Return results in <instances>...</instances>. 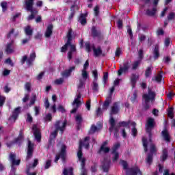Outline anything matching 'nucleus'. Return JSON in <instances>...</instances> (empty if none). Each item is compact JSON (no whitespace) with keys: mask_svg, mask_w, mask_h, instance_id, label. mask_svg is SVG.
Here are the masks:
<instances>
[{"mask_svg":"<svg viewBox=\"0 0 175 175\" xmlns=\"http://www.w3.org/2000/svg\"><path fill=\"white\" fill-rule=\"evenodd\" d=\"M154 120L152 118H149L147 121V126H146V132L149 133V140H147L146 137L142 138V143L143 146L144 148L145 152H147V146L150 144V153L147 156V163H150L152 162V154L157 151V148H155V145L151 142V129L154 128Z\"/></svg>","mask_w":175,"mask_h":175,"instance_id":"f257e3e1","label":"nucleus"},{"mask_svg":"<svg viewBox=\"0 0 175 175\" xmlns=\"http://www.w3.org/2000/svg\"><path fill=\"white\" fill-rule=\"evenodd\" d=\"M109 124L111 125L109 128V132H114V137H118V131H120V126H124L127 129H129L131 126H133V129L131 130L132 135L135 137V136L137 135V129L135 128V126H136V123H135L134 122L123 121L120 122V124H116V121L114 120V118L111 116V119L109 120Z\"/></svg>","mask_w":175,"mask_h":175,"instance_id":"f03ea898","label":"nucleus"},{"mask_svg":"<svg viewBox=\"0 0 175 175\" xmlns=\"http://www.w3.org/2000/svg\"><path fill=\"white\" fill-rule=\"evenodd\" d=\"M66 126V120H59L57 121L55 124V130L51 133L49 138V144L48 145L49 148L54 144V139L57 137V135L58 133V131H60L61 133H62L65 131V128Z\"/></svg>","mask_w":175,"mask_h":175,"instance_id":"7ed1b4c3","label":"nucleus"},{"mask_svg":"<svg viewBox=\"0 0 175 175\" xmlns=\"http://www.w3.org/2000/svg\"><path fill=\"white\" fill-rule=\"evenodd\" d=\"M72 32H73V31L72 30V29H68V31L67 33V38H68L67 42L61 49L62 53H65V51H66V50H68V49L70 48V50L68 53V57L69 60L72 59V55L73 53H76V46L75 44H72V43H70V42H72Z\"/></svg>","mask_w":175,"mask_h":175,"instance_id":"20e7f679","label":"nucleus"},{"mask_svg":"<svg viewBox=\"0 0 175 175\" xmlns=\"http://www.w3.org/2000/svg\"><path fill=\"white\" fill-rule=\"evenodd\" d=\"M157 96V93L155 91L152 90L151 88H148V92L144 93L142 98L144 100V109L146 110L150 109V103H154L155 102V97Z\"/></svg>","mask_w":175,"mask_h":175,"instance_id":"39448f33","label":"nucleus"},{"mask_svg":"<svg viewBox=\"0 0 175 175\" xmlns=\"http://www.w3.org/2000/svg\"><path fill=\"white\" fill-rule=\"evenodd\" d=\"M34 0H24L23 6L27 12H31V15L27 17V20H33L35 16L38 14V11L33 9Z\"/></svg>","mask_w":175,"mask_h":175,"instance_id":"423d86ee","label":"nucleus"},{"mask_svg":"<svg viewBox=\"0 0 175 175\" xmlns=\"http://www.w3.org/2000/svg\"><path fill=\"white\" fill-rule=\"evenodd\" d=\"M90 66V63H88V60L85 62L83 65V69L81 71V78L79 79V83L78 84V90H81L83 87H84V84L87 81V79H88V72H87V68Z\"/></svg>","mask_w":175,"mask_h":175,"instance_id":"0eeeda50","label":"nucleus"},{"mask_svg":"<svg viewBox=\"0 0 175 175\" xmlns=\"http://www.w3.org/2000/svg\"><path fill=\"white\" fill-rule=\"evenodd\" d=\"M120 163L122 166L123 169L126 170V175H142V172L137 167L135 166L131 168H128V163L124 160H121Z\"/></svg>","mask_w":175,"mask_h":175,"instance_id":"6e6552de","label":"nucleus"},{"mask_svg":"<svg viewBox=\"0 0 175 175\" xmlns=\"http://www.w3.org/2000/svg\"><path fill=\"white\" fill-rule=\"evenodd\" d=\"M85 46L88 53H91V51H93L94 57L102 55V48L100 46L95 47V45H91L89 42H85Z\"/></svg>","mask_w":175,"mask_h":175,"instance_id":"1a4fd4ad","label":"nucleus"},{"mask_svg":"<svg viewBox=\"0 0 175 175\" xmlns=\"http://www.w3.org/2000/svg\"><path fill=\"white\" fill-rule=\"evenodd\" d=\"M59 158L62 159L63 163H65V161L66 159V146L64 144L61 145L60 151L57 154H56L55 159V163L59 161Z\"/></svg>","mask_w":175,"mask_h":175,"instance_id":"9d476101","label":"nucleus"},{"mask_svg":"<svg viewBox=\"0 0 175 175\" xmlns=\"http://www.w3.org/2000/svg\"><path fill=\"white\" fill-rule=\"evenodd\" d=\"M72 110L70 111V113H76L77 111V109L80 106H81V94H78L72 103Z\"/></svg>","mask_w":175,"mask_h":175,"instance_id":"9b49d317","label":"nucleus"},{"mask_svg":"<svg viewBox=\"0 0 175 175\" xmlns=\"http://www.w3.org/2000/svg\"><path fill=\"white\" fill-rule=\"evenodd\" d=\"M35 58H36V54L35 53V52H33L30 54V57L29 59L27 55H25L22 57L21 64L24 65V64L27 62V65L28 66H31V65H32V64L33 63V61H35Z\"/></svg>","mask_w":175,"mask_h":175,"instance_id":"f8f14e48","label":"nucleus"},{"mask_svg":"<svg viewBox=\"0 0 175 175\" xmlns=\"http://www.w3.org/2000/svg\"><path fill=\"white\" fill-rule=\"evenodd\" d=\"M115 88L113 86L110 88V94L108 97H107L105 102L103 103V110H107L109 106H110V103H111V95L114 92Z\"/></svg>","mask_w":175,"mask_h":175,"instance_id":"ddd939ff","label":"nucleus"},{"mask_svg":"<svg viewBox=\"0 0 175 175\" xmlns=\"http://www.w3.org/2000/svg\"><path fill=\"white\" fill-rule=\"evenodd\" d=\"M10 161L12 163L11 173H14L16 172V168H14V165L18 166L20 165V159L16 160V154L11 153L10 154Z\"/></svg>","mask_w":175,"mask_h":175,"instance_id":"4468645a","label":"nucleus"},{"mask_svg":"<svg viewBox=\"0 0 175 175\" xmlns=\"http://www.w3.org/2000/svg\"><path fill=\"white\" fill-rule=\"evenodd\" d=\"M120 148V143L117 142L113 145V147L112 148V154H113V162H117V160L118 159L119 154L117 150Z\"/></svg>","mask_w":175,"mask_h":175,"instance_id":"2eb2a0df","label":"nucleus"},{"mask_svg":"<svg viewBox=\"0 0 175 175\" xmlns=\"http://www.w3.org/2000/svg\"><path fill=\"white\" fill-rule=\"evenodd\" d=\"M103 128V124L102 122L97 123V125H92L90 130L89 131L90 135H93V133H98L100 129Z\"/></svg>","mask_w":175,"mask_h":175,"instance_id":"dca6fc26","label":"nucleus"},{"mask_svg":"<svg viewBox=\"0 0 175 175\" xmlns=\"http://www.w3.org/2000/svg\"><path fill=\"white\" fill-rule=\"evenodd\" d=\"M33 135H34L35 139L37 142H40L42 139V134L40 133V131L38 128V126L36 124L32 126Z\"/></svg>","mask_w":175,"mask_h":175,"instance_id":"f3484780","label":"nucleus"},{"mask_svg":"<svg viewBox=\"0 0 175 175\" xmlns=\"http://www.w3.org/2000/svg\"><path fill=\"white\" fill-rule=\"evenodd\" d=\"M21 110V107H18L14 109L13 111L12 116L9 118V121L11 123L16 122V120L18 117V114H20V111Z\"/></svg>","mask_w":175,"mask_h":175,"instance_id":"a211bd4d","label":"nucleus"},{"mask_svg":"<svg viewBox=\"0 0 175 175\" xmlns=\"http://www.w3.org/2000/svg\"><path fill=\"white\" fill-rule=\"evenodd\" d=\"M129 68H131V64L129 62L124 63L123 64V67H121L120 69L118 70V76H121L122 73H126V72L129 70Z\"/></svg>","mask_w":175,"mask_h":175,"instance_id":"6ab92c4d","label":"nucleus"},{"mask_svg":"<svg viewBox=\"0 0 175 175\" xmlns=\"http://www.w3.org/2000/svg\"><path fill=\"white\" fill-rule=\"evenodd\" d=\"M38 159H35L33 165L30 164L29 165H27V171H26L27 175H36V173H35V172L31 173L30 170H31V169H33V167H36V166L38 165Z\"/></svg>","mask_w":175,"mask_h":175,"instance_id":"aec40b11","label":"nucleus"},{"mask_svg":"<svg viewBox=\"0 0 175 175\" xmlns=\"http://www.w3.org/2000/svg\"><path fill=\"white\" fill-rule=\"evenodd\" d=\"M120 111V103H115L111 107L110 118H111L113 114H118Z\"/></svg>","mask_w":175,"mask_h":175,"instance_id":"412c9836","label":"nucleus"},{"mask_svg":"<svg viewBox=\"0 0 175 175\" xmlns=\"http://www.w3.org/2000/svg\"><path fill=\"white\" fill-rule=\"evenodd\" d=\"M33 151V144H32L31 141H29L28 142L27 154V157H26L27 161H28V159L29 158H31V157H32Z\"/></svg>","mask_w":175,"mask_h":175,"instance_id":"4be33fe9","label":"nucleus"},{"mask_svg":"<svg viewBox=\"0 0 175 175\" xmlns=\"http://www.w3.org/2000/svg\"><path fill=\"white\" fill-rule=\"evenodd\" d=\"M139 75L137 74H132L131 77V84L133 87V88H135L136 87V83H137V80H139Z\"/></svg>","mask_w":175,"mask_h":175,"instance_id":"5701e85b","label":"nucleus"},{"mask_svg":"<svg viewBox=\"0 0 175 175\" xmlns=\"http://www.w3.org/2000/svg\"><path fill=\"white\" fill-rule=\"evenodd\" d=\"M79 0H75V5L71 7V14L69 16V19L73 18V16H75V10H79Z\"/></svg>","mask_w":175,"mask_h":175,"instance_id":"b1692460","label":"nucleus"},{"mask_svg":"<svg viewBox=\"0 0 175 175\" xmlns=\"http://www.w3.org/2000/svg\"><path fill=\"white\" fill-rule=\"evenodd\" d=\"M107 143L108 142L107 141H105L101 146L98 152L99 154H102V152H104V153H107L110 151V148H107L106 147V146H107Z\"/></svg>","mask_w":175,"mask_h":175,"instance_id":"393cba45","label":"nucleus"},{"mask_svg":"<svg viewBox=\"0 0 175 175\" xmlns=\"http://www.w3.org/2000/svg\"><path fill=\"white\" fill-rule=\"evenodd\" d=\"M76 69L75 66H71L69 68V69L66 70L62 73V75L63 77H69V76L71 75L72 72H73Z\"/></svg>","mask_w":175,"mask_h":175,"instance_id":"a878e982","label":"nucleus"},{"mask_svg":"<svg viewBox=\"0 0 175 175\" xmlns=\"http://www.w3.org/2000/svg\"><path fill=\"white\" fill-rule=\"evenodd\" d=\"M52 100L53 102V105L50 107V111H52L53 113H56L57 106L55 105V102H57V96H55V94H53L52 96Z\"/></svg>","mask_w":175,"mask_h":175,"instance_id":"bb28decb","label":"nucleus"},{"mask_svg":"<svg viewBox=\"0 0 175 175\" xmlns=\"http://www.w3.org/2000/svg\"><path fill=\"white\" fill-rule=\"evenodd\" d=\"M109 167H110V161L105 159L103 163V172H105V173H107V172H109Z\"/></svg>","mask_w":175,"mask_h":175,"instance_id":"cd10ccee","label":"nucleus"},{"mask_svg":"<svg viewBox=\"0 0 175 175\" xmlns=\"http://www.w3.org/2000/svg\"><path fill=\"white\" fill-rule=\"evenodd\" d=\"M162 136L164 139V140L167 143H170V135L169 134V131L165 129L162 131Z\"/></svg>","mask_w":175,"mask_h":175,"instance_id":"c85d7f7f","label":"nucleus"},{"mask_svg":"<svg viewBox=\"0 0 175 175\" xmlns=\"http://www.w3.org/2000/svg\"><path fill=\"white\" fill-rule=\"evenodd\" d=\"M79 21L81 25H85L87 24V14H81Z\"/></svg>","mask_w":175,"mask_h":175,"instance_id":"c756f323","label":"nucleus"},{"mask_svg":"<svg viewBox=\"0 0 175 175\" xmlns=\"http://www.w3.org/2000/svg\"><path fill=\"white\" fill-rule=\"evenodd\" d=\"M157 12V7H150L146 10V14L148 16H154Z\"/></svg>","mask_w":175,"mask_h":175,"instance_id":"7c9ffc66","label":"nucleus"},{"mask_svg":"<svg viewBox=\"0 0 175 175\" xmlns=\"http://www.w3.org/2000/svg\"><path fill=\"white\" fill-rule=\"evenodd\" d=\"M25 33H26L27 36L31 38V36H32V33H33V29H32L31 26H27L25 27Z\"/></svg>","mask_w":175,"mask_h":175,"instance_id":"2f4dec72","label":"nucleus"},{"mask_svg":"<svg viewBox=\"0 0 175 175\" xmlns=\"http://www.w3.org/2000/svg\"><path fill=\"white\" fill-rule=\"evenodd\" d=\"M53 33V25H48L46 31L45 32L46 38H50Z\"/></svg>","mask_w":175,"mask_h":175,"instance_id":"473e14b6","label":"nucleus"},{"mask_svg":"<svg viewBox=\"0 0 175 175\" xmlns=\"http://www.w3.org/2000/svg\"><path fill=\"white\" fill-rule=\"evenodd\" d=\"M64 175H73V168L72 167H69L68 168H64L63 171Z\"/></svg>","mask_w":175,"mask_h":175,"instance_id":"72a5a7b5","label":"nucleus"},{"mask_svg":"<svg viewBox=\"0 0 175 175\" xmlns=\"http://www.w3.org/2000/svg\"><path fill=\"white\" fill-rule=\"evenodd\" d=\"M166 159H167V149L164 148L163 150V153H162V155L161 157V161L162 162H165V161H166Z\"/></svg>","mask_w":175,"mask_h":175,"instance_id":"f704fd0d","label":"nucleus"},{"mask_svg":"<svg viewBox=\"0 0 175 175\" xmlns=\"http://www.w3.org/2000/svg\"><path fill=\"white\" fill-rule=\"evenodd\" d=\"M24 137V135L23 134V131H20L19 136L18 138H16L14 141V143H17L18 144H20V143L23 142V139Z\"/></svg>","mask_w":175,"mask_h":175,"instance_id":"c9c22d12","label":"nucleus"},{"mask_svg":"<svg viewBox=\"0 0 175 175\" xmlns=\"http://www.w3.org/2000/svg\"><path fill=\"white\" fill-rule=\"evenodd\" d=\"M92 35L94 36V38L99 37L100 35V31H97L96 28L95 27H92Z\"/></svg>","mask_w":175,"mask_h":175,"instance_id":"e433bc0d","label":"nucleus"},{"mask_svg":"<svg viewBox=\"0 0 175 175\" xmlns=\"http://www.w3.org/2000/svg\"><path fill=\"white\" fill-rule=\"evenodd\" d=\"M12 46H13V41L7 44L5 49L7 54H11V53H13V49L12 48Z\"/></svg>","mask_w":175,"mask_h":175,"instance_id":"4c0bfd02","label":"nucleus"},{"mask_svg":"<svg viewBox=\"0 0 175 175\" xmlns=\"http://www.w3.org/2000/svg\"><path fill=\"white\" fill-rule=\"evenodd\" d=\"M162 73H159L156 75L152 79L153 81H156L157 83H161L162 81Z\"/></svg>","mask_w":175,"mask_h":175,"instance_id":"58836bf2","label":"nucleus"},{"mask_svg":"<svg viewBox=\"0 0 175 175\" xmlns=\"http://www.w3.org/2000/svg\"><path fill=\"white\" fill-rule=\"evenodd\" d=\"M154 59H157L159 57V46L156 45L154 49Z\"/></svg>","mask_w":175,"mask_h":175,"instance_id":"ea45409f","label":"nucleus"},{"mask_svg":"<svg viewBox=\"0 0 175 175\" xmlns=\"http://www.w3.org/2000/svg\"><path fill=\"white\" fill-rule=\"evenodd\" d=\"M141 62H142L141 60H137L134 62L132 64V70H136V69L139 68V65H140Z\"/></svg>","mask_w":175,"mask_h":175,"instance_id":"a19ab883","label":"nucleus"},{"mask_svg":"<svg viewBox=\"0 0 175 175\" xmlns=\"http://www.w3.org/2000/svg\"><path fill=\"white\" fill-rule=\"evenodd\" d=\"M152 70V66H149V67L147 68V69L145 72L146 77H150V76H151Z\"/></svg>","mask_w":175,"mask_h":175,"instance_id":"79ce46f5","label":"nucleus"},{"mask_svg":"<svg viewBox=\"0 0 175 175\" xmlns=\"http://www.w3.org/2000/svg\"><path fill=\"white\" fill-rule=\"evenodd\" d=\"M64 83V78H59L54 81V84L61 85Z\"/></svg>","mask_w":175,"mask_h":175,"instance_id":"37998d69","label":"nucleus"},{"mask_svg":"<svg viewBox=\"0 0 175 175\" xmlns=\"http://www.w3.org/2000/svg\"><path fill=\"white\" fill-rule=\"evenodd\" d=\"M75 120L78 124H81V122H83V118L81 117V115H77V116L75 117Z\"/></svg>","mask_w":175,"mask_h":175,"instance_id":"c03bdc74","label":"nucleus"},{"mask_svg":"<svg viewBox=\"0 0 175 175\" xmlns=\"http://www.w3.org/2000/svg\"><path fill=\"white\" fill-rule=\"evenodd\" d=\"M5 99L6 98H5V96L0 94V107H2V106H3Z\"/></svg>","mask_w":175,"mask_h":175,"instance_id":"a18cd8bd","label":"nucleus"},{"mask_svg":"<svg viewBox=\"0 0 175 175\" xmlns=\"http://www.w3.org/2000/svg\"><path fill=\"white\" fill-rule=\"evenodd\" d=\"M31 83L29 82H27L25 85V89L26 90V91H28V92H29L31 91Z\"/></svg>","mask_w":175,"mask_h":175,"instance_id":"49530a36","label":"nucleus"},{"mask_svg":"<svg viewBox=\"0 0 175 175\" xmlns=\"http://www.w3.org/2000/svg\"><path fill=\"white\" fill-rule=\"evenodd\" d=\"M1 6L3 9V12H6V9L8 8V3L3 1V2H1Z\"/></svg>","mask_w":175,"mask_h":175,"instance_id":"de8ad7c7","label":"nucleus"},{"mask_svg":"<svg viewBox=\"0 0 175 175\" xmlns=\"http://www.w3.org/2000/svg\"><path fill=\"white\" fill-rule=\"evenodd\" d=\"M50 166H51V160L48 159V160L45 162L44 169H49V168L50 167Z\"/></svg>","mask_w":175,"mask_h":175,"instance_id":"09e8293b","label":"nucleus"},{"mask_svg":"<svg viewBox=\"0 0 175 175\" xmlns=\"http://www.w3.org/2000/svg\"><path fill=\"white\" fill-rule=\"evenodd\" d=\"M45 108L50 109V103L49 102V98H46L44 103Z\"/></svg>","mask_w":175,"mask_h":175,"instance_id":"8fccbe9b","label":"nucleus"},{"mask_svg":"<svg viewBox=\"0 0 175 175\" xmlns=\"http://www.w3.org/2000/svg\"><path fill=\"white\" fill-rule=\"evenodd\" d=\"M137 98V94L136 92H134L133 94V96L131 98V100L133 103H135L136 102V98Z\"/></svg>","mask_w":175,"mask_h":175,"instance_id":"3c124183","label":"nucleus"},{"mask_svg":"<svg viewBox=\"0 0 175 175\" xmlns=\"http://www.w3.org/2000/svg\"><path fill=\"white\" fill-rule=\"evenodd\" d=\"M36 100V95H33L31 99L30 104L29 106H32V105H35V102Z\"/></svg>","mask_w":175,"mask_h":175,"instance_id":"603ef678","label":"nucleus"},{"mask_svg":"<svg viewBox=\"0 0 175 175\" xmlns=\"http://www.w3.org/2000/svg\"><path fill=\"white\" fill-rule=\"evenodd\" d=\"M94 16H98L99 15V6L96 5L94 9Z\"/></svg>","mask_w":175,"mask_h":175,"instance_id":"864d4df0","label":"nucleus"},{"mask_svg":"<svg viewBox=\"0 0 175 175\" xmlns=\"http://www.w3.org/2000/svg\"><path fill=\"white\" fill-rule=\"evenodd\" d=\"M107 79H109V74L107 72H105L103 75L104 84H106V81H107Z\"/></svg>","mask_w":175,"mask_h":175,"instance_id":"5fc2aeb1","label":"nucleus"},{"mask_svg":"<svg viewBox=\"0 0 175 175\" xmlns=\"http://www.w3.org/2000/svg\"><path fill=\"white\" fill-rule=\"evenodd\" d=\"M138 55H139V61H142L143 59V49H140L138 51Z\"/></svg>","mask_w":175,"mask_h":175,"instance_id":"6e6d98bb","label":"nucleus"},{"mask_svg":"<svg viewBox=\"0 0 175 175\" xmlns=\"http://www.w3.org/2000/svg\"><path fill=\"white\" fill-rule=\"evenodd\" d=\"M139 40L140 42H144V40H146V36H144V34H139Z\"/></svg>","mask_w":175,"mask_h":175,"instance_id":"4d7b16f0","label":"nucleus"},{"mask_svg":"<svg viewBox=\"0 0 175 175\" xmlns=\"http://www.w3.org/2000/svg\"><path fill=\"white\" fill-rule=\"evenodd\" d=\"M93 77H94V80H98V70H94L92 71Z\"/></svg>","mask_w":175,"mask_h":175,"instance_id":"13d9d810","label":"nucleus"},{"mask_svg":"<svg viewBox=\"0 0 175 175\" xmlns=\"http://www.w3.org/2000/svg\"><path fill=\"white\" fill-rule=\"evenodd\" d=\"M45 121H51V113H48L44 117Z\"/></svg>","mask_w":175,"mask_h":175,"instance_id":"bf43d9fd","label":"nucleus"},{"mask_svg":"<svg viewBox=\"0 0 175 175\" xmlns=\"http://www.w3.org/2000/svg\"><path fill=\"white\" fill-rule=\"evenodd\" d=\"M92 90L94 91H98V84L95 81L93 82Z\"/></svg>","mask_w":175,"mask_h":175,"instance_id":"052dcab7","label":"nucleus"},{"mask_svg":"<svg viewBox=\"0 0 175 175\" xmlns=\"http://www.w3.org/2000/svg\"><path fill=\"white\" fill-rule=\"evenodd\" d=\"M168 116L169 117H170L171 118H173V108H170L168 109Z\"/></svg>","mask_w":175,"mask_h":175,"instance_id":"680f3d73","label":"nucleus"},{"mask_svg":"<svg viewBox=\"0 0 175 175\" xmlns=\"http://www.w3.org/2000/svg\"><path fill=\"white\" fill-rule=\"evenodd\" d=\"M169 44H170V38H167L165 40V47H167L169 46Z\"/></svg>","mask_w":175,"mask_h":175,"instance_id":"e2e57ef3","label":"nucleus"},{"mask_svg":"<svg viewBox=\"0 0 175 175\" xmlns=\"http://www.w3.org/2000/svg\"><path fill=\"white\" fill-rule=\"evenodd\" d=\"M9 75H10V70H4L3 72V76H9Z\"/></svg>","mask_w":175,"mask_h":175,"instance_id":"0e129e2a","label":"nucleus"},{"mask_svg":"<svg viewBox=\"0 0 175 175\" xmlns=\"http://www.w3.org/2000/svg\"><path fill=\"white\" fill-rule=\"evenodd\" d=\"M57 110L59 111H61L62 113L65 112V109L64 108V107H62V105H58Z\"/></svg>","mask_w":175,"mask_h":175,"instance_id":"69168bd1","label":"nucleus"},{"mask_svg":"<svg viewBox=\"0 0 175 175\" xmlns=\"http://www.w3.org/2000/svg\"><path fill=\"white\" fill-rule=\"evenodd\" d=\"M118 28H119V29H121V28H122V21L119 20L118 21Z\"/></svg>","mask_w":175,"mask_h":175,"instance_id":"338daca9","label":"nucleus"},{"mask_svg":"<svg viewBox=\"0 0 175 175\" xmlns=\"http://www.w3.org/2000/svg\"><path fill=\"white\" fill-rule=\"evenodd\" d=\"M120 55H121V49L118 48L116 51V57H120Z\"/></svg>","mask_w":175,"mask_h":175,"instance_id":"774afa93","label":"nucleus"}]
</instances>
